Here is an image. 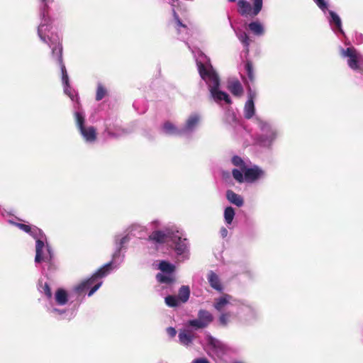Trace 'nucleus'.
<instances>
[{"label":"nucleus","instance_id":"f257e3e1","mask_svg":"<svg viewBox=\"0 0 363 363\" xmlns=\"http://www.w3.org/2000/svg\"><path fill=\"white\" fill-rule=\"evenodd\" d=\"M238 6L239 13L242 16L251 14L253 16H257L262 8V0H253V9H252L250 4L247 0H238Z\"/></svg>","mask_w":363,"mask_h":363},{"label":"nucleus","instance_id":"f03ea898","mask_svg":"<svg viewBox=\"0 0 363 363\" xmlns=\"http://www.w3.org/2000/svg\"><path fill=\"white\" fill-rule=\"evenodd\" d=\"M177 238V235H175L169 230H166L165 231L155 230L149 235L148 240L157 243L162 244L164 243L167 239H170L172 242H175V238Z\"/></svg>","mask_w":363,"mask_h":363},{"label":"nucleus","instance_id":"7ed1b4c3","mask_svg":"<svg viewBox=\"0 0 363 363\" xmlns=\"http://www.w3.org/2000/svg\"><path fill=\"white\" fill-rule=\"evenodd\" d=\"M341 54L342 56L348 57L347 65L351 69L354 70L360 69L359 55L353 47L347 48L346 50L342 49Z\"/></svg>","mask_w":363,"mask_h":363},{"label":"nucleus","instance_id":"20e7f679","mask_svg":"<svg viewBox=\"0 0 363 363\" xmlns=\"http://www.w3.org/2000/svg\"><path fill=\"white\" fill-rule=\"evenodd\" d=\"M220 86V79L216 80L215 82L210 84V92L212 98L216 101H220L222 100L225 101V102L228 104H230L232 101L229 96V95L222 91L219 90Z\"/></svg>","mask_w":363,"mask_h":363},{"label":"nucleus","instance_id":"39448f33","mask_svg":"<svg viewBox=\"0 0 363 363\" xmlns=\"http://www.w3.org/2000/svg\"><path fill=\"white\" fill-rule=\"evenodd\" d=\"M101 281H99L96 284L93 281V279L91 277L86 280L83 281L79 284L75 286V291L80 294L85 291L86 289L91 288L90 291L88 293V296H91L94 294V293L98 290V289L101 286Z\"/></svg>","mask_w":363,"mask_h":363},{"label":"nucleus","instance_id":"423d86ee","mask_svg":"<svg viewBox=\"0 0 363 363\" xmlns=\"http://www.w3.org/2000/svg\"><path fill=\"white\" fill-rule=\"evenodd\" d=\"M245 174V181L252 183L259 179L264 174V171L257 166L251 168L247 167L242 171Z\"/></svg>","mask_w":363,"mask_h":363},{"label":"nucleus","instance_id":"0eeeda50","mask_svg":"<svg viewBox=\"0 0 363 363\" xmlns=\"http://www.w3.org/2000/svg\"><path fill=\"white\" fill-rule=\"evenodd\" d=\"M197 66L199 74L203 79H208L211 84L219 79L218 76L215 72L208 69L201 62H197Z\"/></svg>","mask_w":363,"mask_h":363},{"label":"nucleus","instance_id":"6e6552de","mask_svg":"<svg viewBox=\"0 0 363 363\" xmlns=\"http://www.w3.org/2000/svg\"><path fill=\"white\" fill-rule=\"evenodd\" d=\"M206 340L208 345L216 353H217L218 354H223L225 353L226 347L220 340L216 339L211 335H206Z\"/></svg>","mask_w":363,"mask_h":363},{"label":"nucleus","instance_id":"1a4fd4ad","mask_svg":"<svg viewBox=\"0 0 363 363\" xmlns=\"http://www.w3.org/2000/svg\"><path fill=\"white\" fill-rule=\"evenodd\" d=\"M255 96V94L252 93L251 91L249 93V99L245 103L244 108V114L245 118L247 119H250L255 115V108L254 104V98Z\"/></svg>","mask_w":363,"mask_h":363},{"label":"nucleus","instance_id":"9d476101","mask_svg":"<svg viewBox=\"0 0 363 363\" xmlns=\"http://www.w3.org/2000/svg\"><path fill=\"white\" fill-rule=\"evenodd\" d=\"M52 55H57V60L60 66L62 76L67 74L65 64L62 59V43L58 42L54 47H52Z\"/></svg>","mask_w":363,"mask_h":363},{"label":"nucleus","instance_id":"9b49d317","mask_svg":"<svg viewBox=\"0 0 363 363\" xmlns=\"http://www.w3.org/2000/svg\"><path fill=\"white\" fill-rule=\"evenodd\" d=\"M201 117L197 113H193L187 118L184 127L182 129V133L191 132L199 125Z\"/></svg>","mask_w":363,"mask_h":363},{"label":"nucleus","instance_id":"f8f14e48","mask_svg":"<svg viewBox=\"0 0 363 363\" xmlns=\"http://www.w3.org/2000/svg\"><path fill=\"white\" fill-rule=\"evenodd\" d=\"M228 89L235 96H241L243 94V88L238 79L229 81L227 85Z\"/></svg>","mask_w":363,"mask_h":363},{"label":"nucleus","instance_id":"ddd939ff","mask_svg":"<svg viewBox=\"0 0 363 363\" xmlns=\"http://www.w3.org/2000/svg\"><path fill=\"white\" fill-rule=\"evenodd\" d=\"M79 132L86 142L92 143L96 140V130L94 126L84 127Z\"/></svg>","mask_w":363,"mask_h":363},{"label":"nucleus","instance_id":"4468645a","mask_svg":"<svg viewBox=\"0 0 363 363\" xmlns=\"http://www.w3.org/2000/svg\"><path fill=\"white\" fill-rule=\"evenodd\" d=\"M111 265L112 262H110L105 265H104L102 267L99 269L92 276L91 279H93V281L95 282L97 279L103 278L104 277L106 276L111 270Z\"/></svg>","mask_w":363,"mask_h":363},{"label":"nucleus","instance_id":"2eb2a0df","mask_svg":"<svg viewBox=\"0 0 363 363\" xmlns=\"http://www.w3.org/2000/svg\"><path fill=\"white\" fill-rule=\"evenodd\" d=\"M226 198L231 203L240 207L243 205L244 201L241 196L235 193L233 190L226 191Z\"/></svg>","mask_w":363,"mask_h":363},{"label":"nucleus","instance_id":"dca6fc26","mask_svg":"<svg viewBox=\"0 0 363 363\" xmlns=\"http://www.w3.org/2000/svg\"><path fill=\"white\" fill-rule=\"evenodd\" d=\"M208 280L211 286L216 291H221L223 286L220 284L218 276L213 272H210L208 276Z\"/></svg>","mask_w":363,"mask_h":363},{"label":"nucleus","instance_id":"f3484780","mask_svg":"<svg viewBox=\"0 0 363 363\" xmlns=\"http://www.w3.org/2000/svg\"><path fill=\"white\" fill-rule=\"evenodd\" d=\"M194 335L189 330H182L179 333V339L180 342L184 345H189L193 340Z\"/></svg>","mask_w":363,"mask_h":363},{"label":"nucleus","instance_id":"a211bd4d","mask_svg":"<svg viewBox=\"0 0 363 363\" xmlns=\"http://www.w3.org/2000/svg\"><path fill=\"white\" fill-rule=\"evenodd\" d=\"M198 318L203 322V324H206V327H207L213 320L212 314L209 311L203 309L199 311Z\"/></svg>","mask_w":363,"mask_h":363},{"label":"nucleus","instance_id":"6ab92c4d","mask_svg":"<svg viewBox=\"0 0 363 363\" xmlns=\"http://www.w3.org/2000/svg\"><path fill=\"white\" fill-rule=\"evenodd\" d=\"M55 301L60 306L66 304L68 301V295L63 289H58L55 293Z\"/></svg>","mask_w":363,"mask_h":363},{"label":"nucleus","instance_id":"aec40b11","mask_svg":"<svg viewBox=\"0 0 363 363\" xmlns=\"http://www.w3.org/2000/svg\"><path fill=\"white\" fill-rule=\"evenodd\" d=\"M190 296V289L188 286H182L179 290L178 299L181 303H186Z\"/></svg>","mask_w":363,"mask_h":363},{"label":"nucleus","instance_id":"412c9836","mask_svg":"<svg viewBox=\"0 0 363 363\" xmlns=\"http://www.w3.org/2000/svg\"><path fill=\"white\" fill-rule=\"evenodd\" d=\"M44 242L41 240H37L35 243V262L39 263L43 260L42 257L43 250L44 248Z\"/></svg>","mask_w":363,"mask_h":363},{"label":"nucleus","instance_id":"4be33fe9","mask_svg":"<svg viewBox=\"0 0 363 363\" xmlns=\"http://www.w3.org/2000/svg\"><path fill=\"white\" fill-rule=\"evenodd\" d=\"M176 241L173 242L175 244V251L178 255L183 254L186 249V244L185 243L186 239H183L177 235L175 238Z\"/></svg>","mask_w":363,"mask_h":363},{"label":"nucleus","instance_id":"5701e85b","mask_svg":"<svg viewBox=\"0 0 363 363\" xmlns=\"http://www.w3.org/2000/svg\"><path fill=\"white\" fill-rule=\"evenodd\" d=\"M249 29L257 35H262L264 34V28L262 24L257 21L252 22L248 26Z\"/></svg>","mask_w":363,"mask_h":363},{"label":"nucleus","instance_id":"b1692460","mask_svg":"<svg viewBox=\"0 0 363 363\" xmlns=\"http://www.w3.org/2000/svg\"><path fill=\"white\" fill-rule=\"evenodd\" d=\"M163 130L166 133L168 134H182V130H179L177 127L171 122L166 121L163 125Z\"/></svg>","mask_w":363,"mask_h":363},{"label":"nucleus","instance_id":"393cba45","mask_svg":"<svg viewBox=\"0 0 363 363\" xmlns=\"http://www.w3.org/2000/svg\"><path fill=\"white\" fill-rule=\"evenodd\" d=\"M159 269L162 272L172 274L175 270V267L167 261H162L159 264Z\"/></svg>","mask_w":363,"mask_h":363},{"label":"nucleus","instance_id":"a878e982","mask_svg":"<svg viewBox=\"0 0 363 363\" xmlns=\"http://www.w3.org/2000/svg\"><path fill=\"white\" fill-rule=\"evenodd\" d=\"M235 216V211L233 207H226L224 211L225 220L228 224H231Z\"/></svg>","mask_w":363,"mask_h":363},{"label":"nucleus","instance_id":"bb28decb","mask_svg":"<svg viewBox=\"0 0 363 363\" xmlns=\"http://www.w3.org/2000/svg\"><path fill=\"white\" fill-rule=\"evenodd\" d=\"M245 67L249 79L253 82L255 77L252 62L250 60H247Z\"/></svg>","mask_w":363,"mask_h":363},{"label":"nucleus","instance_id":"cd10ccee","mask_svg":"<svg viewBox=\"0 0 363 363\" xmlns=\"http://www.w3.org/2000/svg\"><path fill=\"white\" fill-rule=\"evenodd\" d=\"M156 278L159 282L164 284H171L174 281V278L172 275L159 273L157 274Z\"/></svg>","mask_w":363,"mask_h":363},{"label":"nucleus","instance_id":"c85d7f7f","mask_svg":"<svg viewBox=\"0 0 363 363\" xmlns=\"http://www.w3.org/2000/svg\"><path fill=\"white\" fill-rule=\"evenodd\" d=\"M329 14L331 17L330 23H333L336 26L338 30H340V31H342V29H341L342 23H341L340 18L338 16V15L337 13H335L333 11H330Z\"/></svg>","mask_w":363,"mask_h":363},{"label":"nucleus","instance_id":"c756f323","mask_svg":"<svg viewBox=\"0 0 363 363\" xmlns=\"http://www.w3.org/2000/svg\"><path fill=\"white\" fill-rule=\"evenodd\" d=\"M165 303L169 307H177L180 302L177 296L169 295L165 297Z\"/></svg>","mask_w":363,"mask_h":363},{"label":"nucleus","instance_id":"7c9ffc66","mask_svg":"<svg viewBox=\"0 0 363 363\" xmlns=\"http://www.w3.org/2000/svg\"><path fill=\"white\" fill-rule=\"evenodd\" d=\"M74 117H75V120H76V124H77V126L79 130H81L82 128H84L85 127L84 116L81 113L76 112L74 113Z\"/></svg>","mask_w":363,"mask_h":363},{"label":"nucleus","instance_id":"2f4dec72","mask_svg":"<svg viewBox=\"0 0 363 363\" xmlns=\"http://www.w3.org/2000/svg\"><path fill=\"white\" fill-rule=\"evenodd\" d=\"M232 163L233 165L240 167L241 171L247 167L244 160L238 155H235L232 158Z\"/></svg>","mask_w":363,"mask_h":363},{"label":"nucleus","instance_id":"473e14b6","mask_svg":"<svg viewBox=\"0 0 363 363\" xmlns=\"http://www.w3.org/2000/svg\"><path fill=\"white\" fill-rule=\"evenodd\" d=\"M106 95V89L103 85L99 84L96 89V100L98 101H101L102 99L105 97Z\"/></svg>","mask_w":363,"mask_h":363},{"label":"nucleus","instance_id":"72a5a7b5","mask_svg":"<svg viewBox=\"0 0 363 363\" xmlns=\"http://www.w3.org/2000/svg\"><path fill=\"white\" fill-rule=\"evenodd\" d=\"M242 173L241 169H233L232 171L233 178L239 183H242L245 181V175L243 176Z\"/></svg>","mask_w":363,"mask_h":363},{"label":"nucleus","instance_id":"f704fd0d","mask_svg":"<svg viewBox=\"0 0 363 363\" xmlns=\"http://www.w3.org/2000/svg\"><path fill=\"white\" fill-rule=\"evenodd\" d=\"M228 303V301L225 297H221L216 301L214 307L216 310L220 311Z\"/></svg>","mask_w":363,"mask_h":363},{"label":"nucleus","instance_id":"c9c22d12","mask_svg":"<svg viewBox=\"0 0 363 363\" xmlns=\"http://www.w3.org/2000/svg\"><path fill=\"white\" fill-rule=\"evenodd\" d=\"M230 317L231 313L230 312L222 313L219 317L220 324L223 326H226Z\"/></svg>","mask_w":363,"mask_h":363},{"label":"nucleus","instance_id":"e433bc0d","mask_svg":"<svg viewBox=\"0 0 363 363\" xmlns=\"http://www.w3.org/2000/svg\"><path fill=\"white\" fill-rule=\"evenodd\" d=\"M189 325L197 329L206 328V324H203V322H201L199 318L189 320Z\"/></svg>","mask_w":363,"mask_h":363},{"label":"nucleus","instance_id":"4c0bfd02","mask_svg":"<svg viewBox=\"0 0 363 363\" xmlns=\"http://www.w3.org/2000/svg\"><path fill=\"white\" fill-rule=\"evenodd\" d=\"M16 225L21 230L25 231L26 233H28L31 235H34V231L33 230L32 228L30 225L18 223H16Z\"/></svg>","mask_w":363,"mask_h":363},{"label":"nucleus","instance_id":"58836bf2","mask_svg":"<svg viewBox=\"0 0 363 363\" xmlns=\"http://www.w3.org/2000/svg\"><path fill=\"white\" fill-rule=\"evenodd\" d=\"M173 16H174V21H175V23L177 24V28L178 30H179V28H186V25L184 24L179 17V15L177 13V12L175 11L174 9H173Z\"/></svg>","mask_w":363,"mask_h":363},{"label":"nucleus","instance_id":"ea45409f","mask_svg":"<svg viewBox=\"0 0 363 363\" xmlns=\"http://www.w3.org/2000/svg\"><path fill=\"white\" fill-rule=\"evenodd\" d=\"M43 291L48 298L50 299L52 296V294L51 291V289L48 283H45L43 286L42 287Z\"/></svg>","mask_w":363,"mask_h":363},{"label":"nucleus","instance_id":"a19ab883","mask_svg":"<svg viewBox=\"0 0 363 363\" xmlns=\"http://www.w3.org/2000/svg\"><path fill=\"white\" fill-rule=\"evenodd\" d=\"M315 1L320 9L325 10L327 9L328 6L325 0H315Z\"/></svg>","mask_w":363,"mask_h":363},{"label":"nucleus","instance_id":"79ce46f5","mask_svg":"<svg viewBox=\"0 0 363 363\" xmlns=\"http://www.w3.org/2000/svg\"><path fill=\"white\" fill-rule=\"evenodd\" d=\"M167 333L171 337H175L177 334L176 330L172 327L167 328Z\"/></svg>","mask_w":363,"mask_h":363},{"label":"nucleus","instance_id":"37998d69","mask_svg":"<svg viewBox=\"0 0 363 363\" xmlns=\"http://www.w3.org/2000/svg\"><path fill=\"white\" fill-rule=\"evenodd\" d=\"M62 80L65 86H69L68 74H64L62 76Z\"/></svg>","mask_w":363,"mask_h":363},{"label":"nucleus","instance_id":"c03bdc74","mask_svg":"<svg viewBox=\"0 0 363 363\" xmlns=\"http://www.w3.org/2000/svg\"><path fill=\"white\" fill-rule=\"evenodd\" d=\"M241 41L246 45H249V37L246 33H244L243 35L241 37Z\"/></svg>","mask_w":363,"mask_h":363},{"label":"nucleus","instance_id":"a18cd8bd","mask_svg":"<svg viewBox=\"0 0 363 363\" xmlns=\"http://www.w3.org/2000/svg\"><path fill=\"white\" fill-rule=\"evenodd\" d=\"M193 363H210L206 358H198L194 360Z\"/></svg>","mask_w":363,"mask_h":363},{"label":"nucleus","instance_id":"49530a36","mask_svg":"<svg viewBox=\"0 0 363 363\" xmlns=\"http://www.w3.org/2000/svg\"><path fill=\"white\" fill-rule=\"evenodd\" d=\"M69 88H70V86H65V92L71 98L72 100H74V96L69 90Z\"/></svg>","mask_w":363,"mask_h":363},{"label":"nucleus","instance_id":"de8ad7c7","mask_svg":"<svg viewBox=\"0 0 363 363\" xmlns=\"http://www.w3.org/2000/svg\"><path fill=\"white\" fill-rule=\"evenodd\" d=\"M38 35H39L40 38H41V40L44 42H46L45 37L43 36L41 34V26H40L38 27Z\"/></svg>","mask_w":363,"mask_h":363},{"label":"nucleus","instance_id":"09e8293b","mask_svg":"<svg viewBox=\"0 0 363 363\" xmlns=\"http://www.w3.org/2000/svg\"><path fill=\"white\" fill-rule=\"evenodd\" d=\"M127 241H128V238H127V237H123V238H121V242H120L121 245H123V244H124V243H125Z\"/></svg>","mask_w":363,"mask_h":363},{"label":"nucleus","instance_id":"8fccbe9b","mask_svg":"<svg viewBox=\"0 0 363 363\" xmlns=\"http://www.w3.org/2000/svg\"><path fill=\"white\" fill-rule=\"evenodd\" d=\"M44 4H45V6H47V4L49 2V0H41ZM53 0H51V1H52Z\"/></svg>","mask_w":363,"mask_h":363},{"label":"nucleus","instance_id":"3c124183","mask_svg":"<svg viewBox=\"0 0 363 363\" xmlns=\"http://www.w3.org/2000/svg\"><path fill=\"white\" fill-rule=\"evenodd\" d=\"M227 230L225 228H223V230H222V233H223V235H225L227 234Z\"/></svg>","mask_w":363,"mask_h":363},{"label":"nucleus","instance_id":"603ef678","mask_svg":"<svg viewBox=\"0 0 363 363\" xmlns=\"http://www.w3.org/2000/svg\"><path fill=\"white\" fill-rule=\"evenodd\" d=\"M33 230H35V231H37V230H38V231H39L40 233L41 232L40 229H38V228H34V229H33Z\"/></svg>","mask_w":363,"mask_h":363},{"label":"nucleus","instance_id":"864d4df0","mask_svg":"<svg viewBox=\"0 0 363 363\" xmlns=\"http://www.w3.org/2000/svg\"><path fill=\"white\" fill-rule=\"evenodd\" d=\"M173 3L178 1V0H172Z\"/></svg>","mask_w":363,"mask_h":363},{"label":"nucleus","instance_id":"5fc2aeb1","mask_svg":"<svg viewBox=\"0 0 363 363\" xmlns=\"http://www.w3.org/2000/svg\"><path fill=\"white\" fill-rule=\"evenodd\" d=\"M228 1H230V2H234V1H235V0H228Z\"/></svg>","mask_w":363,"mask_h":363}]
</instances>
